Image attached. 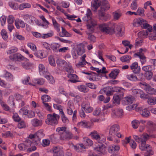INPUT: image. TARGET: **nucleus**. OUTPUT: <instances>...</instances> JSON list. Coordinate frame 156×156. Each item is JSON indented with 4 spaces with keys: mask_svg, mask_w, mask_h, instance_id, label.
Instances as JSON below:
<instances>
[{
    "mask_svg": "<svg viewBox=\"0 0 156 156\" xmlns=\"http://www.w3.org/2000/svg\"><path fill=\"white\" fill-rule=\"evenodd\" d=\"M31 7V5L28 3H24L21 4L19 6L20 10H23L25 8H30Z\"/></svg>",
    "mask_w": 156,
    "mask_h": 156,
    "instance_id": "393cba45",
    "label": "nucleus"
},
{
    "mask_svg": "<svg viewBox=\"0 0 156 156\" xmlns=\"http://www.w3.org/2000/svg\"><path fill=\"white\" fill-rule=\"evenodd\" d=\"M29 19L30 21V23L31 24H33L34 23H35L36 24L39 25L38 20H36V19L34 16L31 15Z\"/></svg>",
    "mask_w": 156,
    "mask_h": 156,
    "instance_id": "09e8293b",
    "label": "nucleus"
},
{
    "mask_svg": "<svg viewBox=\"0 0 156 156\" xmlns=\"http://www.w3.org/2000/svg\"><path fill=\"white\" fill-rule=\"evenodd\" d=\"M1 35L2 38L6 40L8 38V36L6 30L5 29H2L1 32Z\"/></svg>",
    "mask_w": 156,
    "mask_h": 156,
    "instance_id": "c03bdc74",
    "label": "nucleus"
},
{
    "mask_svg": "<svg viewBox=\"0 0 156 156\" xmlns=\"http://www.w3.org/2000/svg\"><path fill=\"white\" fill-rule=\"evenodd\" d=\"M98 76L96 73H95L94 72H91L90 76H89V79L90 81H96L98 79Z\"/></svg>",
    "mask_w": 156,
    "mask_h": 156,
    "instance_id": "72a5a7b5",
    "label": "nucleus"
},
{
    "mask_svg": "<svg viewBox=\"0 0 156 156\" xmlns=\"http://www.w3.org/2000/svg\"><path fill=\"white\" fill-rule=\"evenodd\" d=\"M134 100L133 97L132 96L124 98L122 101V104L125 105L131 104L133 102Z\"/></svg>",
    "mask_w": 156,
    "mask_h": 156,
    "instance_id": "ddd939ff",
    "label": "nucleus"
},
{
    "mask_svg": "<svg viewBox=\"0 0 156 156\" xmlns=\"http://www.w3.org/2000/svg\"><path fill=\"white\" fill-rule=\"evenodd\" d=\"M51 98L49 96L47 95H44L42 96L41 99L44 104L46 103V102L49 101Z\"/></svg>",
    "mask_w": 156,
    "mask_h": 156,
    "instance_id": "e433bc0d",
    "label": "nucleus"
},
{
    "mask_svg": "<svg viewBox=\"0 0 156 156\" xmlns=\"http://www.w3.org/2000/svg\"><path fill=\"white\" fill-rule=\"evenodd\" d=\"M135 140L137 142L141 143L139 145L140 149L142 151H145L148 147H150V145L146 144V141L147 140V135H141L140 137L136 135L133 136Z\"/></svg>",
    "mask_w": 156,
    "mask_h": 156,
    "instance_id": "20e7f679",
    "label": "nucleus"
},
{
    "mask_svg": "<svg viewBox=\"0 0 156 156\" xmlns=\"http://www.w3.org/2000/svg\"><path fill=\"white\" fill-rule=\"evenodd\" d=\"M23 67L27 69H29L31 67V64L29 62H23L22 64Z\"/></svg>",
    "mask_w": 156,
    "mask_h": 156,
    "instance_id": "13d9d810",
    "label": "nucleus"
},
{
    "mask_svg": "<svg viewBox=\"0 0 156 156\" xmlns=\"http://www.w3.org/2000/svg\"><path fill=\"white\" fill-rule=\"evenodd\" d=\"M113 102L114 103H116L117 104L119 103L120 98L118 95H114L113 97Z\"/></svg>",
    "mask_w": 156,
    "mask_h": 156,
    "instance_id": "5fc2aeb1",
    "label": "nucleus"
},
{
    "mask_svg": "<svg viewBox=\"0 0 156 156\" xmlns=\"http://www.w3.org/2000/svg\"><path fill=\"white\" fill-rule=\"evenodd\" d=\"M77 88L79 91L83 92H86L88 90V88L86 86L83 85L78 86Z\"/></svg>",
    "mask_w": 156,
    "mask_h": 156,
    "instance_id": "4c0bfd02",
    "label": "nucleus"
},
{
    "mask_svg": "<svg viewBox=\"0 0 156 156\" xmlns=\"http://www.w3.org/2000/svg\"><path fill=\"white\" fill-rule=\"evenodd\" d=\"M131 69L133 70V72L135 74H139L140 71V67L138 66L137 62L133 63L130 66Z\"/></svg>",
    "mask_w": 156,
    "mask_h": 156,
    "instance_id": "9b49d317",
    "label": "nucleus"
},
{
    "mask_svg": "<svg viewBox=\"0 0 156 156\" xmlns=\"http://www.w3.org/2000/svg\"><path fill=\"white\" fill-rule=\"evenodd\" d=\"M112 90L113 92H115L120 93V95H123V91H124V89L121 87H114Z\"/></svg>",
    "mask_w": 156,
    "mask_h": 156,
    "instance_id": "7c9ffc66",
    "label": "nucleus"
},
{
    "mask_svg": "<svg viewBox=\"0 0 156 156\" xmlns=\"http://www.w3.org/2000/svg\"><path fill=\"white\" fill-rule=\"evenodd\" d=\"M83 140L86 144L88 145L91 146L93 144L92 140L87 137L83 138Z\"/></svg>",
    "mask_w": 156,
    "mask_h": 156,
    "instance_id": "37998d69",
    "label": "nucleus"
},
{
    "mask_svg": "<svg viewBox=\"0 0 156 156\" xmlns=\"http://www.w3.org/2000/svg\"><path fill=\"white\" fill-rule=\"evenodd\" d=\"M92 13L90 10L87 9L86 16L83 18V20L85 21H88L87 24V29L91 32L94 31V27L96 25V21L94 20L91 19Z\"/></svg>",
    "mask_w": 156,
    "mask_h": 156,
    "instance_id": "7ed1b4c3",
    "label": "nucleus"
},
{
    "mask_svg": "<svg viewBox=\"0 0 156 156\" xmlns=\"http://www.w3.org/2000/svg\"><path fill=\"white\" fill-rule=\"evenodd\" d=\"M15 25L18 29L20 28V27L24 28L25 27V23L22 20L19 19H16L15 22Z\"/></svg>",
    "mask_w": 156,
    "mask_h": 156,
    "instance_id": "f3484780",
    "label": "nucleus"
},
{
    "mask_svg": "<svg viewBox=\"0 0 156 156\" xmlns=\"http://www.w3.org/2000/svg\"><path fill=\"white\" fill-rule=\"evenodd\" d=\"M99 6L100 7V10L99 11L100 19L106 21L109 17V15L106 14L104 11L110 8L108 2L106 0H94L91 2V8L94 10H96Z\"/></svg>",
    "mask_w": 156,
    "mask_h": 156,
    "instance_id": "f03ea898",
    "label": "nucleus"
},
{
    "mask_svg": "<svg viewBox=\"0 0 156 156\" xmlns=\"http://www.w3.org/2000/svg\"><path fill=\"white\" fill-rule=\"evenodd\" d=\"M73 106L71 102H69L68 103V107L67 108V113L68 115H72L73 113Z\"/></svg>",
    "mask_w": 156,
    "mask_h": 156,
    "instance_id": "5701e85b",
    "label": "nucleus"
},
{
    "mask_svg": "<svg viewBox=\"0 0 156 156\" xmlns=\"http://www.w3.org/2000/svg\"><path fill=\"white\" fill-rule=\"evenodd\" d=\"M40 17L41 19L43 22V23H40V26L43 27L44 28H48V27L49 23L46 20L43 16L42 15Z\"/></svg>",
    "mask_w": 156,
    "mask_h": 156,
    "instance_id": "a211bd4d",
    "label": "nucleus"
},
{
    "mask_svg": "<svg viewBox=\"0 0 156 156\" xmlns=\"http://www.w3.org/2000/svg\"><path fill=\"white\" fill-rule=\"evenodd\" d=\"M144 10L142 8H139L137 10L136 12L135 13L136 14V15H139L140 16H143L144 15Z\"/></svg>",
    "mask_w": 156,
    "mask_h": 156,
    "instance_id": "69168bd1",
    "label": "nucleus"
},
{
    "mask_svg": "<svg viewBox=\"0 0 156 156\" xmlns=\"http://www.w3.org/2000/svg\"><path fill=\"white\" fill-rule=\"evenodd\" d=\"M90 135L92 138L97 140L100 138V136L98 134V132L94 130L91 132L90 133Z\"/></svg>",
    "mask_w": 156,
    "mask_h": 156,
    "instance_id": "bb28decb",
    "label": "nucleus"
},
{
    "mask_svg": "<svg viewBox=\"0 0 156 156\" xmlns=\"http://www.w3.org/2000/svg\"><path fill=\"white\" fill-rule=\"evenodd\" d=\"M140 84L142 85V87H143V88L147 93L148 92V91L151 88V86L149 84H147L145 82H143L140 83Z\"/></svg>",
    "mask_w": 156,
    "mask_h": 156,
    "instance_id": "a19ab883",
    "label": "nucleus"
},
{
    "mask_svg": "<svg viewBox=\"0 0 156 156\" xmlns=\"http://www.w3.org/2000/svg\"><path fill=\"white\" fill-rule=\"evenodd\" d=\"M132 93L133 95L137 96L139 95L140 94H142V90L139 89H134L133 90Z\"/></svg>",
    "mask_w": 156,
    "mask_h": 156,
    "instance_id": "bf43d9fd",
    "label": "nucleus"
},
{
    "mask_svg": "<svg viewBox=\"0 0 156 156\" xmlns=\"http://www.w3.org/2000/svg\"><path fill=\"white\" fill-rule=\"evenodd\" d=\"M31 146H30V147H31L29 148L27 150V152H30L31 151H35L36 149V147L33 146V145H34V143H35V144H37V143H36V141L35 140V142H32L31 141Z\"/></svg>",
    "mask_w": 156,
    "mask_h": 156,
    "instance_id": "49530a36",
    "label": "nucleus"
},
{
    "mask_svg": "<svg viewBox=\"0 0 156 156\" xmlns=\"http://www.w3.org/2000/svg\"><path fill=\"white\" fill-rule=\"evenodd\" d=\"M60 114L61 117V119L62 122L64 123H68L69 122V120L67 117L66 116L64 112H61Z\"/></svg>",
    "mask_w": 156,
    "mask_h": 156,
    "instance_id": "cd10ccee",
    "label": "nucleus"
},
{
    "mask_svg": "<svg viewBox=\"0 0 156 156\" xmlns=\"http://www.w3.org/2000/svg\"><path fill=\"white\" fill-rule=\"evenodd\" d=\"M126 78L132 81H136L138 80L136 76L133 74H129L126 76Z\"/></svg>",
    "mask_w": 156,
    "mask_h": 156,
    "instance_id": "58836bf2",
    "label": "nucleus"
},
{
    "mask_svg": "<svg viewBox=\"0 0 156 156\" xmlns=\"http://www.w3.org/2000/svg\"><path fill=\"white\" fill-rule=\"evenodd\" d=\"M119 148L120 147L119 146L113 144L109 145L108 146V150L109 153L115 155L118 152Z\"/></svg>",
    "mask_w": 156,
    "mask_h": 156,
    "instance_id": "1a4fd4ad",
    "label": "nucleus"
},
{
    "mask_svg": "<svg viewBox=\"0 0 156 156\" xmlns=\"http://www.w3.org/2000/svg\"><path fill=\"white\" fill-rule=\"evenodd\" d=\"M47 117L48 119L46 121L47 124L48 125H54L58 123V120L60 116L54 113L53 115L48 114Z\"/></svg>",
    "mask_w": 156,
    "mask_h": 156,
    "instance_id": "423d86ee",
    "label": "nucleus"
},
{
    "mask_svg": "<svg viewBox=\"0 0 156 156\" xmlns=\"http://www.w3.org/2000/svg\"><path fill=\"white\" fill-rule=\"evenodd\" d=\"M140 122L138 120H134L132 122V126L134 129H136L139 125Z\"/></svg>",
    "mask_w": 156,
    "mask_h": 156,
    "instance_id": "79ce46f5",
    "label": "nucleus"
},
{
    "mask_svg": "<svg viewBox=\"0 0 156 156\" xmlns=\"http://www.w3.org/2000/svg\"><path fill=\"white\" fill-rule=\"evenodd\" d=\"M94 150L98 152H99L102 154H104L105 153L106 148L104 145H101L94 148Z\"/></svg>",
    "mask_w": 156,
    "mask_h": 156,
    "instance_id": "aec40b11",
    "label": "nucleus"
},
{
    "mask_svg": "<svg viewBox=\"0 0 156 156\" xmlns=\"http://www.w3.org/2000/svg\"><path fill=\"white\" fill-rule=\"evenodd\" d=\"M18 50V49L17 47H11L10 49L8 50L7 53L8 54H10L16 52Z\"/></svg>",
    "mask_w": 156,
    "mask_h": 156,
    "instance_id": "864d4df0",
    "label": "nucleus"
},
{
    "mask_svg": "<svg viewBox=\"0 0 156 156\" xmlns=\"http://www.w3.org/2000/svg\"><path fill=\"white\" fill-rule=\"evenodd\" d=\"M31 141L27 140L23 143L20 144L18 145V147L20 150H25L27 148L31 146Z\"/></svg>",
    "mask_w": 156,
    "mask_h": 156,
    "instance_id": "9d476101",
    "label": "nucleus"
},
{
    "mask_svg": "<svg viewBox=\"0 0 156 156\" xmlns=\"http://www.w3.org/2000/svg\"><path fill=\"white\" fill-rule=\"evenodd\" d=\"M39 132L38 131L36 132L34 134H30L29 135V137L30 139L34 138L37 139V140H39Z\"/></svg>",
    "mask_w": 156,
    "mask_h": 156,
    "instance_id": "c9c22d12",
    "label": "nucleus"
},
{
    "mask_svg": "<svg viewBox=\"0 0 156 156\" xmlns=\"http://www.w3.org/2000/svg\"><path fill=\"white\" fill-rule=\"evenodd\" d=\"M145 75L146 79L148 80H150L152 78L153 73L151 71L145 73Z\"/></svg>",
    "mask_w": 156,
    "mask_h": 156,
    "instance_id": "e2e57ef3",
    "label": "nucleus"
},
{
    "mask_svg": "<svg viewBox=\"0 0 156 156\" xmlns=\"http://www.w3.org/2000/svg\"><path fill=\"white\" fill-rule=\"evenodd\" d=\"M53 152V156H64V155L63 151L56 147H54Z\"/></svg>",
    "mask_w": 156,
    "mask_h": 156,
    "instance_id": "dca6fc26",
    "label": "nucleus"
},
{
    "mask_svg": "<svg viewBox=\"0 0 156 156\" xmlns=\"http://www.w3.org/2000/svg\"><path fill=\"white\" fill-rule=\"evenodd\" d=\"M145 50L143 49L142 48H140L138 52L135 53L134 55L137 56H139L142 55H144L143 52L145 51Z\"/></svg>",
    "mask_w": 156,
    "mask_h": 156,
    "instance_id": "338daca9",
    "label": "nucleus"
},
{
    "mask_svg": "<svg viewBox=\"0 0 156 156\" xmlns=\"http://www.w3.org/2000/svg\"><path fill=\"white\" fill-rule=\"evenodd\" d=\"M9 58L12 61H21L22 60L27 61L28 59L22 56L20 54L17 53L10 55Z\"/></svg>",
    "mask_w": 156,
    "mask_h": 156,
    "instance_id": "0eeeda50",
    "label": "nucleus"
},
{
    "mask_svg": "<svg viewBox=\"0 0 156 156\" xmlns=\"http://www.w3.org/2000/svg\"><path fill=\"white\" fill-rule=\"evenodd\" d=\"M0 85L1 86L6 88H10L11 87V85L10 84L6 83L5 81L3 80H1V79H0Z\"/></svg>",
    "mask_w": 156,
    "mask_h": 156,
    "instance_id": "de8ad7c7",
    "label": "nucleus"
},
{
    "mask_svg": "<svg viewBox=\"0 0 156 156\" xmlns=\"http://www.w3.org/2000/svg\"><path fill=\"white\" fill-rule=\"evenodd\" d=\"M4 72L3 77H5L7 81L10 82L13 81L14 77L12 74L6 70H5Z\"/></svg>",
    "mask_w": 156,
    "mask_h": 156,
    "instance_id": "2eb2a0df",
    "label": "nucleus"
},
{
    "mask_svg": "<svg viewBox=\"0 0 156 156\" xmlns=\"http://www.w3.org/2000/svg\"><path fill=\"white\" fill-rule=\"evenodd\" d=\"M91 33H92V32L89 31V30L88 31H86V33L88 35L87 38L89 40H90L91 41L94 42L95 41L96 37L92 35L91 34Z\"/></svg>",
    "mask_w": 156,
    "mask_h": 156,
    "instance_id": "2f4dec72",
    "label": "nucleus"
},
{
    "mask_svg": "<svg viewBox=\"0 0 156 156\" xmlns=\"http://www.w3.org/2000/svg\"><path fill=\"white\" fill-rule=\"evenodd\" d=\"M138 7V5L137 2L135 1H133L132 3L131 4L130 8L133 10H136Z\"/></svg>",
    "mask_w": 156,
    "mask_h": 156,
    "instance_id": "680f3d73",
    "label": "nucleus"
},
{
    "mask_svg": "<svg viewBox=\"0 0 156 156\" xmlns=\"http://www.w3.org/2000/svg\"><path fill=\"white\" fill-rule=\"evenodd\" d=\"M66 128L65 127H59L56 129V131L60 136L66 131Z\"/></svg>",
    "mask_w": 156,
    "mask_h": 156,
    "instance_id": "f704fd0d",
    "label": "nucleus"
},
{
    "mask_svg": "<svg viewBox=\"0 0 156 156\" xmlns=\"http://www.w3.org/2000/svg\"><path fill=\"white\" fill-rule=\"evenodd\" d=\"M152 66V65L144 66L142 67V69L143 71H144L145 72V73L148 72H150L151 70V67Z\"/></svg>",
    "mask_w": 156,
    "mask_h": 156,
    "instance_id": "603ef678",
    "label": "nucleus"
},
{
    "mask_svg": "<svg viewBox=\"0 0 156 156\" xmlns=\"http://www.w3.org/2000/svg\"><path fill=\"white\" fill-rule=\"evenodd\" d=\"M120 129V127L118 125H113L111 126L109 129V134L113 136H115L117 132Z\"/></svg>",
    "mask_w": 156,
    "mask_h": 156,
    "instance_id": "6e6552de",
    "label": "nucleus"
},
{
    "mask_svg": "<svg viewBox=\"0 0 156 156\" xmlns=\"http://www.w3.org/2000/svg\"><path fill=\"white\" fill-rule=\"evenodd\" d=\"M99 28L101 31L107 34H112L115 32L118 36H122L124 34L122 25L120 24L116 25L115 23L109 22L100 24Z\"/></svg>",
    "mask_w": 156,
    "mask_h": 156,
    "instance_id": "f257e3e1",
    "label": "nucleus"
},
{
    "mask_svg": "<svg viewBox=\"0 0 156 156\" xmlns=\"http://www.w3.org/2000/svg\"><path fill=\"white\" fill-rule=\"evenodd\" d=\"M46 72H48L46 70L45 71V67L44 65L40 64V75L41 76H44Z\"/></svg>",
    "mask_w": 156,
    "mask_h": 156,
    "instance_id": "c756f323",
    "label": "nucleus"
},
{
    "mask_svg": "<svg viewBox=\"0 0 156 156\" xmlns=\"http://www.w3.org/2000/svg\"><path fill=\"white\" fill-rule=\"evenodd\" d=\"M77 125L83 128H88L90 127L88 122L86 121H82L79 122L77 123Z\"/></svg>",
    "mask_w": 156,
    "mask_h": 156,
    "instance_id": "4be33fe9",
    "label": "nucleus"
},
{
    "mask_svg": "<svg viewBox=\"0 0 156 156\" xmlns=\"http://www.w3.org/2000/svg\"><path fill=\"white\" fill-rule=\"evenodd\" d=\"M138 111L143 117H147L150 115V111L147 109H143L141 107L139 108H138Z\"/></svg>",
    "mask_w": 156,
    "mask_h": 156,
    "instance_id": "4468645a",
    "label": "nucleus"
},
{
    "mask_svg": "<svg viewBox=\"0 0 156 156\" xmlns=\"http://www.w3.org/2000/svg\"><path fill=\"white\" fill-rule=\"evenodd\" d=\"M149 39L151 40L156 39V32L153 31L149 35Z\"/></svg>",
    "mask_w": 156,
    "mask_h": 156,
    "instance_id": "774afa93",
    "label": "nucleus"
},
{
    "mask_svg": "<svg viewBox=\"0 0 156 156\" xmlns=\"http://www.w3.org/2000/svg\"><path fill=\"white\" fill-rule=\"evenodd\" d=\"M66 68V71L69 73H73L74 70L72 68L71 65L69 63L68 65L65 66Z\"/></svg>",
    "mask_w": 156,
    "mask_h": 156,
    "instance_id": "8fccbe9b",
    "label": "nucleus"
},
{
    "mask_svg": "<svg viewBox=\"0 0 156 156\" xmlns=\"http://www.w3.org/2000/svg\"><path fill=\"white\" fill-rule=\"evenodd\" d=\"M147 153L145 154L144 156H150V155H153L154 152L152 151L151 147L150 145V147H148L146 149Z\"/></svg>",
    "mask_w": 156,
    "mask_h": 156,
    "instance_id": "3c124183",
    "label": "nucleus"
},
{
    "mask_svg": "<svg viewBox=\"0 0 156 156\" xmlns=\"http://www.w3.org/2000/svg\"><path fill=\"white\" fill-rule=\"evenodd\" d=\"M148 33L147 30H143L140 32L138 33V35L141 38H145L148 35Z\"/></svg>",
    "mask_w": 156,
    "mask_h": 156,
    "instance_id": "ea45409f",
    "label": "nucleus"
},
{
    "mask_svg": "<svg viewBox=\"0 0 156 156\" xmlns=\"http://www.w3.org/2000/svg\"><path fill=\"white\" fill-rule=\"evenodd\" d=\"M53 35L54 32L53 31H51L50 33L46 34H41L40 33V37H41L44 39L47 38L52 37Z\"/></svg>",
    "mask_w": 156,
    "mask_h": 156,
    "instance_id": "b1692460",
    "label": "nucleus"
},
{
    "mask_svg": "<svg viewBox=\"0 0 156 156\" xmlns=\"http://www.w3.org/2000/svg\"><path fill=\"white\" fill-rule=\"evenodd\" d=\"M61 28H62V33L59 34L60 36L62 37L64 36L69 37L71 36L70 34L63 27H62Z\"/></svg>",
    "mask_w": 156,
    "mask_h": 156,
    "instance_id": "c85d7f7f",
    "label": "nucleus"
},
{
    "mask_svg": "<svg viewBox=\"0 0 156 156\" xmlns=\"http://www.w3.org/2000/svg\"><path fill=\"white\" fill-rule=\"evenodd\" d=\"M107 90H106V95L107 96L110 95H112L113 94V90L112 87H106Z\"/></svg>",
    "mask_w": 156,
    "mask_h": 156,
    "instance_id": "4d7b16f0",
    "label": "nucleus"
},
{
    "mask_svg": "<svg viewBox=\"0 0 156 156\" xmlns=\"http://www.w3.org/2000/svg\"><path fill=\"white\" fill-rule=\"evenodd\" d=\"M77 53L78 55H81L85 52L83 46H78L77 50Z\"/></svg>",
    "mask_w": 156,
    "mask_h": 156,
    "instance_id": "473e14b6",
    "label": "nucleus"
},
{
    "mask_svg": "<svg viewBox=\"0 0 156 156\" xmlns=\"http://www.w3.org/2000/svg\"><path fill=\"white\" fill-rule=\"evenodd\" d=\"M12 118L16 122H19L20 120V117L18 114L16 113H13L12 116Z\"/></svg>",
    "mask_w": 156,
    "mask_h": 156,
    "instance_id": "0e129e2a",
    "label": "nucleus"
},
{
    "mask_svg": "<svg viewBox=\"0 0 156 156\" xmlns=\"http://www.w3.org/2000/svg\"><path fill=\"white\" fill-rule=\"evenodd\" d=\"M123 111L122 109L117 108L113 110L112 112V115L113 117H121L123 115Z\"/></svg>",
    "mask_w": 156,
    "mask_h": 156,
    "instance_id": "f8f14e48",
    "label": "nucleus"
},
{
    "mask_svg": "<svg viewBox=\"0 0 156 156\" xmlns=\"http://www.w3.org/2000/svg\"><path fill=\"white\" fill-rule=\"evenodd\" d=\"M45 78H46L48 80V82L52 84H53L55 82V80L54 79L53 77L50 75V73L48 72H46L45 75L43 76Z\"/></svg>",
    "mask_w": 156,
    "mask_h": 156,
    "instance_id": "6ab92c4d",
    "label": "nucleus"
},
{
    "mask_svg": "<svg viewBox=\"0 0 156 156\" xmlns=\"http://www.w3.org/2000/svg\"><path fill=\"white\" fill-rule=\"evenodd\" d=\"M147 103L150 105H153L156 104V97H148L147 98Z\"/></svg>",
    "mask_w": 156,
    "mask_h": 156,
    "instance_id": "412c9836",
    "label": "nucleus"
},
{
    "mask_svg": "<svg viewBox=\"0 0 156 156\" xmlns=\"http://www.w3.org/2000/svg\"><path fill=\"white\" fill-rule=\"evenodd\" d=\"M133 24L134 26L138 27L140 26L143 29H147L149 32L152 30V27L147 23L145 20L141 18L135 19Z\"/></svg>",
    "mask_w": 156,
    "mask_h": 156,
    "instance_id": "39448f33",
    "label": "nucleus"
},
{
    "mask_svg": "<svg viewBox=\"0 0 156 156\" xmlns=\"http://www.w3.org/2000/svg\"><path fill=\"white\" fill-rule=\"evenodd\" d=\"M131 59V56L128 55H125L120 58V60L122 62L129 61Z\"/></svg>",
    "mask_w": 156,
    "mask_h": 156,
    "instance_id": "a18cd8bd",
    "label": "nucleus"
},
{
    "mask_svg": "<svg viewBox=\"0 0 156 156\" xmlns=\"http://www.w3.org/2000/svg\"><path fill=\"white\" fill-rule=\"evenodd\" d=\"M29 110L27 109H25L23 108L20 109L19 111V113L22 114L23 115H27L28 114Z\"/></svg>",
    "mask_w": 156,
    "mask_h": 156,
    "instance_id": "052dcab7",
    "label": "nucleus"
},
{
    "mask_svg": "<svg viewBox=\"0 0 156 156\" xmlns=\"http://www.w3.org/2000/svg\"><path fill=\"white\" fill-rule=\"evenodd\" d=\"M114 18L115 20H118L121 16L122 14L120 12H115L113 13Z\"/></svg>",
    "mask_w": 156,
    "mask_h": 156,
    "instance_id": "6e6d98bb",
    "label": "nucleus"
},
{
    "mask_svg": "<svg viewBox=\"0 0 156 156\" xmlns=\"http://www.w3.org/2000/svg\"><path fill=\"white\" fill-rule=\"evenodd\" d=\"M53 25L54 28L56 29L58 32H60V25L57 23L56 20L54 18L52 19Z\"/></svg>",
    "mask_w": 156,
    "mask_h": 156,
    "instance_id": "a878e982",
    "label": "nucleus"
}]
</instances>
